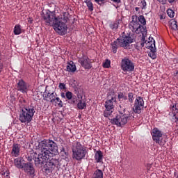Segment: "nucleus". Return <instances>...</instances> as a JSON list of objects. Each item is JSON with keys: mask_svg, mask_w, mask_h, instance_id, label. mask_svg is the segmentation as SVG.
Returning <instances> with one entry per match:
<instances>
[{"mask_svg": "<svg viewBox=\"0 0 178 178\" xmlns=\"http://www.w3.org/2000/svg\"><path fill=\"white\" fill-rule=\"evenodd\" d=\"M170 109L173 112L174 118H175L176 120L178 122V103L173 105Z\"/></svg>", "mask_w": 178, "mask_h": 178, "instance_id": "4be33fe9", "label": "nucleus"}, {"mask_svg": "<svg viewBox=\"0 0 178 178\" xmlns=\"http://www.w3.org/2000/svg\"><path fill=\"white\" fill-rule=\"evenodd\" d=\"M11 155L15 158H17L20 155V145L16 143L13 145Z\"/></svg>", "mask_w": 178, "mask_h": 178, "instance_id": "a211bd4d", "label": "nucleus"}, {"mask_svg": "<svg viewBox=\"0 0 178 178\" xmlns=\"http://www.w3.org/2000/svg\"><path fill=\"white\" fill-rule=\"evenodd\" d=\"M102 158H104V154L102 152H101V150L97 151L95 155V159L97 163H99V162L102 161Z\"/></svg>", "mask_w": 178, "mask_h": 178, "instance_id": "aec40b11", "label": "nucleus"}, {"mask_svg": "<svg viewBox=\"0 0 178 178\" xmlns=\"http://www.w3.org/2000/svg\"><path fill=\"white\" fill-rule=\"evenodd\" d=\"M77 70V68L76 67V65L73 61H70L67 63V65L66 67V71L69 72V73H74Z\"/></svg>", "mask_w": 178, "mask_h": 178, "instance_id": "6ab92c4d", "label": "nucleus"}, {"mask_svg": "<svg viewBox=\"0 0 178 178\" xmlns=\"http://www.w3.org/2000/svg\"><path fill=\"white\" fill-rule=\"evenodd\" d=\"M167 14H168V16H169V17H170L171 19L172 17H175V11H173L172 9H168L167 10Z\"/></svg>", "mask_w": 178, "mask_h": 178, "instance_id": "f704fd0d", "label": "nucleus"}, {"mask_svg": "<svg viewBox=\"0 0 178 178\" xmlns=\"http://www.w3.org/2000/svg\"><path fill=\"white\" fill-rule=\"evenodd\" d=\"M3 69V64L0 63V73H1V72H2Z\"/></svg>", "mask_w": 178, "mask_h": 178, "instance_id": "a18cd8bd", "label": "nucleus"}, {"mask_svg": "<svg viewBox=\"0 0 178 178\" xmlns=\"http://www.w3.org/2000/svg\"><path fill=\"white\" fill-rule=\"evenodd\" d=\"M58 87L60 90H66V84L64 83H60Z\"/></svg>", "mask_w": 178, "mask_h": 178, "instance_id": "e433bc0d", "label": "nucleus"}, {"mask_svg": "<svg viewBox=\"0 0 178 178\" xmlns=\"http://www.w3.org/2000/svg\"><path fill=\"white\" fill-rule=\"evenodd\" d=\"M0 56H1V54H0Z\"/></svg>", "mask_w": 178, "mask_h": 178, "instance_id": "5fc2aeb1", "label": "nucleus"}, {"mask_svg": "<svg viewBox=\"0 0 178 178\" xmlns=\"http://www.w3.org/2000/svg\"><path fill=\"white\" fill-rule=\"evenodd\" d=\"M113 2H115V3H120V0H111Z\"/></svg>", "mask_w": 178, "mask_h": 178, "instance_id": "de8ad7c7", "label": "nucleus"}, {"mask_svg": "<svg viewBox=\"0 0 178 178\" xmlns=\"http://www.w3.org/2000/svg\"><path fill=\"white\" fill-rule=\"evenodd\" d=\"M78 62L80 63L81 66L83 67V69H88L90 70V69L92 67V65H91V62H90V58L86 55H83L81 58H79L78 59Z\"/></svg>", "mask_w": 178, "mask_h": 178, "instance_id": "4468645a", "label": "nucleus"}, {"mask_svg": "<svg viewBox=\"0 0 178 178\" xmlns=\"http://www.w3.org/2000/svg\"><path fill=\"white\" fill-rule=\"evenodd\" d=\"M105 1L106 0H95V2H96V3H98V5H101V3H102Z\"/></svg>", "mask_w": 178, "mask_h": 178, "instance_id": "79ce46f5", "label": "nucleus"}, {"mask_svg": "<svg viewBox=\"0 0 178 178\" xmlns=\"http://www.w3.org/2000/svg\"><path fill=\"white\" fill-rule=\"evenodd\" d=\"M60 97H61V98H66V95H65V92H61Z\"/></svg>", "mask_w": 178, "mask_h": 178, "instance_id": "49530a36", "label": "nucleus"}, {"mask_svg": "<svg viewBox=\"0 0 178 178\" xmlns=\"http://www.w3.org/2000/svg\"><path fill=\"white\" fill-rule=\"evenodd\" d=\"M102 66L104 69H109V67H111V60L106 59L105 62L103 63Z\"/></svg>", "mask_w": 178, "mask_h": 178, "instance_id": "473e14b6", "label": "nucleus"}, {"mask_svg": "<svg viewBox=\"0 0 178 178\" xmlns=\"http://www.w3.org/2000/svg\"><path fill=\"white\" fill-rule=\"evenodd\" d=\"M134 63L129 58L125 57L121 60V69L124 72H134Z\"/></svg>", "mask_w": 178, "mask_h": 178, "instance_id": "9d476101", "label": "nucleus"}, {"mask_svg": "<svg viewBox=\"0 0 178 178\" xmlns=\"http://www.w3.org/2000/svg\"><path fill=\"white\" fill-rule=\"evenodd\" d=\"M14 34L15 35H19V34H22V28L21 26L19 24H17L14 27Z\"/></svg>", "mask_w": 178, "mask_h": 178, "instance_id": "cd10ccee", "label": "nucleus"}, {"mask_svg": "<svg viewBox=\"0 0 178 178\" xmlns=\"http://www.w3.org/2000/svg\"><path fill=\"white\" fill-rule=\"evenodd\" d=\"M116 102V96L114 91H111L107 94V99L105 102L104 106L106 108L104 111V118H110L112 116L113 109H115V103Z\"/></svg>", "mask_w": 178, "mask_h": 178, "instance_id": "39448f33", "label": "nucleus"}, {"mask_svg": "<svg viewBox=\"0 0 178 178\" xmlns=\"http://www.w3.org/2000/svg\"><path fill=\"white\" fill-rule=\"evenodd\" d=\"M146 48L150 50L156 49L155 47V40H154V41L151 40L147 42V43H146Z\"/></svg>", "mask_w": 178, "mask_h": 178, "instance_id": "a878e982", "label": "nucleus"}, {"mask_svg": "<svg viewBox=\"0 0 178 178\" xmlns=\"http://www.w3.org/2000/svg\"><path fill=\"white\" fill-rule=\"evenodd\" d=\"M120 19H117L115 22L110 24V29H113V31H116L119 29V24H120Z\"/></svg>", "mask_w": 178, "mask_h": 178, "instance_id": "5701e85b", "label": "nucleus"}, {"mask_svg": "<svg viewBox=\"0 0 178 178\" xmlns=\"http://www.w3.org/2000/svg\"><path fill=\"white\" fill-rule=\"evenodd\" d=\"M38 147L39 154L33 160L36 168L41 169L49 159V155H51V151L55 153L58 152V145L51 139H44L39 143Z\"/></svg>", "mask_w": 178, "mask_h": 178, "instance_id": "f257e3e1", "label": "nucleus"}, {"mask_svg": "<svg viewBox=\"0 0 178 178\" xmlns=\"http://www.w3.org/2000/svg\"><path fill=\"white\" fill-rule=\"evenodd\" d=\"M175 76H178V71H177L176 73H175Z\"/></svg>", "mask_w": 178, "mask_h": 178, "instance_id": "603ef678", "label": "nucleus"}, {"mask_svg": "<svg viewBox=\"0 0 178 178\" xmlns=\"http://www.w3.org/2000/svg\"><path fill=\"white\" fill-rule=\"evenodd\" d=\"M122 99H124V101H127V99H129V98H127V96L124 95V97L122 98Z\"/></svg>", "mask_w": 178, "mask_h": 178, "instance_id": "09e8293b", "label": "nucleus"}, {"mask_svg": "<svg viewBox=\"0 0 178 178\" xmlns=\"http://www.w3.org/2000/svg\"><path fill=\"white\" fill-rule=\"evenodd\" d=\"M22 159L17 158L14 159V166L17 169H23V163H22Z\"/></svg>", "mask_w": 178, "mask_h": 178, "instance_id": "412c9836", "label": "nucleus"}, {"mask_svg": "<svg viewBox=\"0 0 178 178\" xmlns=\"http://www.w3.org/2000/svg\"><path fill=\"white\" fill-rule=\"evenodd\" d=\"M16 90L20 91V92H22L23 94H26L29 91V85H27V83H26L24 80L19 79L17 83Z\"/></svg>", "mask_w": 178, "mask_h": 178, "instance_id": "2eb2a0df", "label": "nucleus"}, {"mask_svg": "<svg viewBox=\"0 0 178 178\" xmlns=\"http://www.w3.org/2000/svg\"><path fill=\"white\" fill-rule=\"evenodd\" d=\"M174 176H176V172L174 173Z\"/></svg>", "mask_w": 178, "mask_h": 178, "instance_id": "864d4df0", "label": "nucleus"}, {"mask_svg": "<svg viewBox=\"0 0 178 178\" xmlns=\"http://www.w3.org/2000/svg\"><path fill=\"white\" fill-rule=\"evenodd\" d=\"M148 55L152 59H156V49L150 50Z\"/></svg>", "mask_w": 178, "mask_h": 178, "instance_id": "c85d7f7f", "label": "nucleus"}, {"mask_svg": "<svg viewBox=\"0 0 178 178\" xmlns=\"http://www.w3.org/2000/svg\"><path fill=\"white\" fill-rule=\"evenodd\" d=\"M60 153L63 154V155H67V152H66V149H65V147H60Z\"/></svg>", "mask_w": 178, "mask_h": 178, "instance_id": "58836bf2", "label": "nucleus"}, {"mask_svg": "<svg viewBox=\"0 0 178 178\" xmlns=\"http://www.w3.org/2000/svg\"><path fill=\"white\" fill-rule=\"evenodd\" d=\"M119 113L115 118H109L111 124H115L118 127H122V126L127 124L129 120L134 119V115L130 113L129 111H127L126 108H123L122 111L120 110Z\"/></svg>", "mask_w": 178, "mask_h": 178, "instance_id": "20e7f679", "label": "nucleus"}, {"mask_svg": "<svg viewBox=\"0 0 178 178\" xmlns=\"http://www.w3.org/2000/svg\"><path fill=\"white\" fill-rule=\"evenodd\" d=\"M151 135L152 136L153 141H154L156 144L163 145V143L162 142L163 134L162 133V131L159 130L158 128H154L152 130Z\"/></svg>", "mask_w": 178, "mask_h": 178, "instance_id": "9b49d317", "label": "nucleus"}, {"mask_svg": "<svg viewBox=\"0 0 178 178\" xmlns=\"http://www.w3.org/2000/svg\"><path fill=\"white\" fill-rule=\"evenodd\" d=\"M55 95H56V93L55 92L50 93L49 99L50 100L51 104H54L55 102V99H56Z\"/></svg>", "mask_w": 178, "mask_h": 178, "instance_id": "72a5a7b5", "label": "nucleus"}, {"mask_svg": "<svg viewBox=\"0 0 178 178\" xmlns=\"http://www.w3.org/2000/svg\"><path fill=\"white\" fill-rule=\"evenodd\" d=\"M68 19L67 17H64L63 19L58 17L52 25L54 29L59 35H65L67 33V25H66V23H67Z\"/></svg>", "mask_w": 178, "mask_h": 178, "instance_id": "423d86ee", "label": "nucleus"}, {"mask_svg": "<svg viewBox=\"0 0 178 178\" xmlns=\"http://www.w3.org/2000/svg\"><path fill=\"white\" fill-rule=\"evenodd\" d=\"M133 42H136V34L127 33V35L120 36L111 43V48L113 54L118 52V48L121 47L127 49V48L130 47V44H133Z\"/></svg>", "mask_w": 178, "mask_h": 178, "instance_id": "7ed1b4c3", "label": "nucleus"}, {"mask_svg": "<svg viewBox=\"0 0 178 178\" xmlns=\"http://www.w3.org/2000/svg\"><path fill=\"white\" fill-rule=\"evenodd\" d=\"M144 108V99L141 97H137L135 99L133 111L135 113H141V109Z\"/></svg>", "mask_w": 178, "mask_h": 178, "instance_id": "f8f14e48", "label": "nucleus"}, {"mask_svg": "<svg viewBox=\"0 0 178 178\" xmlns=\"http://www.w3.org/2000/svg\"><path fill=\"white\" fill-rule=\"evenodd\" d=\"M134 102V93L133 92H129L128 93V102L130 104H133Z\"/></svg>", "mask_w": 178, "mask_h": 178, "instance_id": "2f4dec72", "label": "nucleus"}, {"mask_svg": "<svg viewBox=\"0 0 178 178\" xmlns=\"http://www.w3.org/2000/svg\"><path fill=\"white\" fill-rule=\"evenodd\" d=\"M65 98L67 99L68 104L74 105L77 103V97H76V95H73V92L70 91L66 92Z\"/></svg>", "mask_w": 178, "mask_h": 178, "instance_id": "f3484780", "label": "nucleus"}, {"mask_svg": "<svg viewBox=\"0 0 178 178\" xmlns=\"http://www.w3.org/2000/svg\"><path fill=\"white\" fill-rule=\"evenodd\" d=\"M49 95H51V92H47V90H45L43 93V101H46L47 102H49V99H48V98H49Z\"/></svg>", "mask_w": 178, "mask_h": 178, "instance_id": "7c9ffc66", "label": "nucleus"}, {"mask_svg": "<svg viewBox=\"0 0 178 178\" xmlns=\"http://www.w3.org/2000/svg\"><path fill=\"white\" fill-rule=\"evenodd\" d=\"M158 2H160V3H162V5H165L166 0H157Z\"/></svg>", "mask_w": 178, "mask_h": 178, "instance_id": "c03bdc74", "label": "nucleus"}, {"mask_svg": "<svg viewBox=\"0 0 178 178\" xmlns=\"http://www.w3.org/2000/svg\"><path fill=\"white\" fill-rule=\"evenodd\" d=\"M72 158L76 161H81L86 158L87 155V147L81 145L80 142H76L75 144V148L72 149Z\"/></svg>", "mask_w": 178, "mask_h": 178, "instance_id": "0eeeda50", "label": "nucleus"}, {"mask_svg": "<svg viewBox=\"0 0 178 178\" xmlns=\"http://www.w3.org/2000/svg\"><path fill=\"white\" fill-rule=\"evenodd\" d=\"M138 20L139 23H140L143 26H145V24H147V20L145 19V17H144V15H139L138 17Z\"/></svg>", "mask_w": 178, "mask_h": 178, "instance_id": "c756f323", "label": "nucleus"}, {"mask_svg": "<svg viewBox=\"0 0 178 178\" xmlns=\"http://www.w3.org/2000/svg\"><path fill=\"white\" fill-rule=\"evenodd\" d=\"M85 3H86V6L90 12H92V10H94V4H92V1H91V0H86Z\"/></svg>", "mask_w": 178, "mask_h": 178, "instance_id": "bb28decb", "label": "nucleus"}, {"mask_svg": "<svg viewBox=\"0 0 178 178\" xmlns=\"http://www.w3.org/2000/svg\"><path fill=\"white\" fill-rule=\"evenodd\" d=\"M41 16L44 22L48 26L53 25L56 20L59 17H56L55 12H51L49 10H47L45 13L42 12Z\"/></svg>", "mask_w": 178, "mask_h": 178, "instance_id": "1a4fd4ad", "label": "nucleus"}, {"mask_svg": "<svg viewBox=\"0 0 178 178\" xmlns=\"http://www.w3.org/2000/svg\"><path fill=\"white\" fill-rule=\"evenodd\" d=\"M56 104L60 106V108H62L63 106V103L62 102V100L59 97H56L55 99Z\"/></svg>", "mask_w": 178, "mask_h": 178, "instance_id": "c9c22d12", "label": "nucleus"}, {"mask_svg": "<svg viewBox=\"0 0 178 178\" xmlns=\"http://www.w3.org/2000/svg\"><path fill=\"white\" fill-rule=\"evenodd\" d=\"M87 107V103H86V101L79 100L77 103V108L78 109L83 110L86 109Z\"/></svg>", "mask_w": 178, "mask_h": 178, "instance_id": "b1692460", "label": "nucleus"}, {"mask_svg": "<svg viewBox=\"0 0 178 178\" xmlns=\"http://www.w3.org/2000/svg\"><path fill=\"white\" fill-rule=\"evenodd\" d=\"M22 170L24 173L34 177L35 176V169L34 168V164L32 163H23Z\"/></svg>", "mask_w": 178, "mask_h": 178, "instance_id": "ddd939ff", "label": "nucleus"}, {"mask_svg": "<svg viewBox=\"0 0 178 178\" xmlns=\"http://www.w3.org/2000/svg\"><path fill=\"white\" fill-rule=\"evenodd\" d=\"M135 10H136V12H138V10H140V8L136 7V8H135Z\"/></svg>", "mask_w": 178, "mask_h": 178, "instance_id": "8fccbe9b", "label": "nucleus"}, {"mask_svg": "<svg viewBox=\"0 0 178 178\" xmlns=\"http://www.w3.org/2000/svg\"><path fill=\"white\" fill-rule=\"evenodd\" d=\"M35 158L33 157V156H28V161L30 163H31V161H33V159H34Z\"/></svg>", "mask_w": 178, "mask_h": 178, "instance_id": "37998d69", "label": "nucleus"}, {"mask_svg": "<svg viewBox=\"0 0 178 178\" xmlns=\"http://www.w3.org/2000/svg\"><path fill=\"white\" fill-rule=\"evenodd\" d=\"M19 103L21 111L19 113V120L21 123L29 124L33 120V117L34 116V113H35V106L33 104H27V101L24 99H19Z\"/></svg>", "mask_w": 178, "mask_h": 178, "instance_id": "f03ea898", "label": "nucleus"}, {"mask_svg": "<svg viewBox=\"0 0 178 178\" xmlns=\"http://www.w3.org/2000/svg\"><path fill=\"white\" fill-rule=\"evenodd\" d=\"M124 97V94H123V92H120L118 93V99L120 100L123 99Z\"/></svg>", "mask_w": 178, "mask_h": 178, "instance_id": "ea45409f", "label": "nucleus"}, {"mask_svg": "<svg viewBox=\"0 0 178 178\" xmlns=\"http://www.w3.org/2000/svg\"><path fill=\"white\" fill-rule=\"evenodd\" d=\"M52 155V153L51 154H49V159H47V161L44 166L46 173H52V172H54V169H55V168L59 165V160L54 159Z\"/></svg>", "mask_w": 178, "mask_h": 178, "instance_id": "6e6552de", "label": "nucleus"}, {"mask_svg": "<svg viewBox=\"0 0 178 178\" xmlns=\"http://www.w3.org/2000/svg\"><path fill=\"white\" fill-rule=\"evenodd\" d=\"M141 40H142V41L140 42V46L143 47H144L145 44L147 43V40H145V36H142Z\"/></svg>", "mask_w": 178, "mask_h": 178, "instance_id": "4c0bfd02", "label": "nucleus"}, {"mask_svg": "<svg viewBox=\"0 0 178 178\" xmlns=\"http://www.w3.org/2000/svg\"><path fill=\"white\" fill-rule=\"evenodd\" d=\"M138 17L137 15L132 16V22H131L130 26L132 27L134 31H138V30H141V24L138 23Z\"/></svg>", "mask_w": 178, "mask_h": 178, "instance_id": "dca6fc26", "label": "nucleus"}, {"mask_svg": "<svg viewBox=\"0 0 178 178\" xmlns=\"http://www.w3.org/2000/svg\"><path fill=\"white\" fill-rule=\"evenodd\" d=\"M170 27L172 30H174L175 31H177L178 26H177V22L176 20H171L170 22Z\"/></svg>", "mask_w": 178, "mask_h": 178, "instance_id": "393cba45", "label": "nucleus"}, {"mask_svg": "<svg viewBox=\"0 0 178 178\" xmlns=\"http://www.w3.org/2000/svg\"><path fill=\"white\" fill-rule=\"evenodd\" d=\"M175 0H168V2L170 3H173V1H174Z\"/></svg>", "mask_w": 178, "mask_h": 178, "instance_id": "3c124183", "label": "nucleus"}, {"mask_svg": "<svg viewBox=\"0 0 178 178\" xmlns=\"http://www.w3.org/2000/svg\"><path fill=\"white\" fill-rule=\"evenodd\" d=\"M141 4H142V9H145V8L147 7V2H145V0H143V1H141Z\"/></svg>", "mask_w": 178, "mask_h": 178, "instance_id": "a19ab883", "label": "nucleus"}]
</instances>
